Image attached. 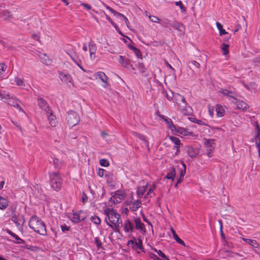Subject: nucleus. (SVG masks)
<instances>
[{
  "instance_id": "obj_1",
  "label": "nucleus",
  "mask_w": 260,
  "mask_h": 260,
  "mask_svg": "<svg viewBox=\"0 0 260 260\" xmlns=\"http://www.w3.org/2000/svg\"><path fill=\"white\" fill-rule=\"evenodd\" d=\"M162 94L168 101L174 103L175 106L183 115H189L192 113V109L188 105L184 96L178 93H174L171 90L168 92L164 90L162 91Z\"/></svg>"
},
{
  "instance_id": "obj_2",
  "label": "nucleus",
  "mask_w": 260,
  "mask_h": 260,
  "mask_svg": "<svg viewBox=\"0 0 260 260\" xmlns=\"http://www.w3.org/2000/svg\"><path fill=\"white\" fill-rule=\"evenodd\" d=\"M104 214L106 216V220L108 225L114 230L118 229L122 224L120 215L115 209L105 207Z\"/></svg>"
},
{
  "instance_id": "obj_3",
  "label": "nucleus",
  "mask_w": 260,
  "mask_h": 260,
  "mask_svg": "<svg viewBox=\"0 0 260 260\" xmlns=\"http://www.w3.org/2000/svg\"><path fill=\"white\" fill-rule=\"evenodd\" d=\"M28 225L35 232L41 235L44 236L47 234L45 223L37 216H32L30 218Z\"/></svg>"
},
{
  "instance_id": "obj_4",
  "label": "nucleus",
  "mask_w": 260,
  "mask_h": 260,
  "mask_svg": "<svg viewBox=\"0 0 260 260\" xmlns=\"http://www.w3.org/2000/svg\"><path fill=\"white\" fill-rule=\"evenodd\" d=\"M168 124L171 131L176 134L181 135L183 136H193L192 132L189 131L188 129L175 125L171 119L168 121Z\"/></svg>"
},
{
  "instance_id": "obj_5",
  "label": "nucleus",
  "mask_w": 260,
  "mask_h": 260,
  "mask_svg": "<svg viewBox=\"0 0 260 260\" xmlns=\"http://www.w3.org/2000/svg\"><path fill=\"white\" fill-rule=\"evenodd\" d=\"M50 182L54 190L58 191L61 186L62 180L60 175L57 172L49 173Z\"/></svg>"
},
{
  "instance_id": "obj_6",
  "label": "nucleus",
  "mask_w": 260,
  "mask_h": 260,
  "mask_svg": "<svg viewBox=\"0 0 260 260\" xmlns=\"http://www.w3.org/2000/svg\"><path fill=\"white\" fill-rule=\"evenodd\" d=\"M127 245L136 250H140L142 251H143L142 238L141 236H139L137 239L134 237L132 240H128Z\"/></svg>"
},
{
  "instance_id": "obj_7",
  "label": "nucleus",
  "mask_w": 260,
  "mask_h": 260,
  "mask_svg": "<svg viewBox=\"0 0 260 260\" xmlns=\"http://www.w3.org/2000/svg\"><path fill=\"white\" fill-rule=\"evenodd\" d=\"M66 120L69 125H76L79 122V116L76 112L70 111L67 114Z\"/></svg>"
},
{
  "instance_id": "obj_8",
  "label": "nucleus",
  "mask_w": 260,
  "mask_h": 260,
  "mask_svg": "<svg viewBox=\"0 0 260 260\" xmlns=\"http://www.w3.org/2000/svg\"><path fill=\"white\" fill-rule=\"evenodd\" d=\"M95 79H99L103 83V87L105 88L110 85L108 76L102 71H99L93 74Z\"/></svg>"
},
{
  "instance_id": "obj_9",
  "label": "nucleus",
  "mask_w": 260,
  "mask_h": 260,
  "mask_svg": "<svg viewBox=\"0 0 260 260\" xmlns=\"http://www.w3.org/2000/svg\"><path fill=\"white\" fill-rule=\"evenodd\" d=\"M110 199V202L114 204H118L123 200L125 197V193L121 190L115 191Z\"/></svg>"
},
{
  "instance_id": "obj_10",
  "label": "nucleus",
  "mask_w": 260,
  "mask_h": 260,
  "mask_svg": "<svg viewBox=\"0 0 260 260\" xmlns=\"http://www.w3.org/2000/svg\"><path fill=\"white\" fill-rule=\"evenodd\" d=\"M71 220L75 223L83 221L86 218L85 213L82 211L72 214L70 216Z\"/></svg>"
},
{
  "instance_id": "obj_11",
  "label": "nucleus",
  "mask_w": 260,
  "mask_h": 260,
  "mask_svg": "<svg viewBox=\"0 0 260 260\" xmlns=\"http://www.w3.org/2000/svg\"><path fill=\"white\" fill-rule=\"evenodd\" d=\"M135 223V228L137 230L139 231L142 235H145L146 233V229L144 224L141 221L140 218H135L134 219Z\"/></svg>"
},
{
  "instance_id": "obj_12",
  "label": "nucleus",
  "mask_w": 260,
  "mask_h": 260,
  "mask_svg": "<svg viewBox=\"0 0 260 260\" xmlns=\"http://www.w3.org/2000/svg\"><path fill=\"white\" fill-rule=\"evenodd\" d=\"M58 75L59 79L62 82L67 85L72 84V78L69 74L59 71Z\"/></svg>"
},
{
  "instance_id": "obj_13",
  "label": "nucleus",
  "mask_w": 260,
  "mask_h": 260,
  "mask_svg": "<svg viewBox=\"0 0 260 260\" xmlns=\"http://www.w3.org/2000/svg\"><path fill=\"white\" fill-rule=\"evenodd\" d=\"M205 145L207 151V155L208 157H210L214 149V140L213 139L206 140Z\"/></svg>"
},
{
  "instance_id": "obj_14",
  "label": "nucleus",
  "mask_w": 260,
  "mask_h": 260,
  "mask_svg": "<svg viewBox=\"0 0 260 260\" xmlns=\"http://www.w3.org/2000/svg\"><path fill=\"white\" fill-rule=\"evenodd\" d=\"M119 63L125 68L127 69L129 71H134L135 68L133 67L130 61L126 58H125L122 56H119Z\"/></svg>"
},
{
  "instance_id": "obj_15",
  "label": "nucleus",
  "mask_w": 260,
  "mask_h": 260,
  "mask_svg": "<svg viewBox=\"0 0 260 260\" xmlns=\"http://www.w3.org/2000/svg\"><path fill=\"white\" fill-rule=\"evenodd\" d=\"M171 26L177 29L180 35H182L184 34L185 28L182 23L176 21H173L171 24Z\"/></svg>"
},
{
  "instance_id": "obj_16",
  "label": "nucleus",
  "mask_w": 260,
  "mask_h": 260,
  "mask_svg": "<svg viewBox=\"0 0 260 260\" xmlns=\"http://www.w3.org/2000/svg\"><path fill=\"white\" fill-rule=\"evenodd\" d=\"M106 8L107 10H108L109 11H110L115 16L119 17V18H122L123 19V20L124 21L125 24H126L127 27L128 28H129V23L128 20L124 15H123L122 14H121L119 12H117V11H116L115 10H114V9H113L112 8H111V7H110L108 6H106Z\"/></svg>"
},
{
  "instance_id": "obj_17",
  "label": "nucleus",
  "mask_w": 260,
  "mask_h": 260,
  "mask_svg": "<svg viewBox=\"0 0 260 260\" xmlns=\"http://www.w3.org/2000/svg\"><path fill=\"white\" fill-rule=\"evenodd\" d=\"M38 104L39 107L43 110L45 113L49 112L51 109L49 107L47 102L42 98H38Z\"/></svg>"
},
{
  "instance_id": "obj_18",
  "label": "nucleus",
  "mask_w": 260,
  "mask_h": 260,
  "mask_svg": "<svg viewBox=\"0 0 260 260\" xmlns=\"http://www.w3.org/2000/svg\"><path fill=\"white\" fill-rule=\"evenodd\" d=\"M6 102H7L11 106H13V107L16 108L20 111L24 112V111L23 110V109L20 107V106L19 105L20 102L17 98L11 97V95H10V99H8V101H6Z\"/></svg>"
},
{
  "instance_id": "obj_19",
  "label": "nucleus",
  "mask_w": 260,
  "mask_h": 260,
  "mask_svg": "<svg viewBox=\"0 0 260 260\" xmlns=\"http://www.w3.org/2000/svg\"><path fill=\"white\" fill-rule=\"evenodd\" d=\"M46 114L50 125L52 127L56 126L57 124L56 118V116L53 114L52 110H50L49 112L46 113Z\"/></svg>"
},
{
  "instance_id": "obj_20",
  "label": "nucleus",
  "mask_w": 260,
  "mask_h": 260,
  "mask_svg": "<svg viewBox=\"0 0 260 260\" xmlns=\"http://www.w3.org/2000/svg\"><path fill=\"white\" fill-rule=\"evenodd\" d=\"M89 51L90 53V58L91 60L95 58V54L96 52V46L95 43L91 41L89 43Z\"/></svg>"
},
{
  "instance_id": "obj_21",
  "label": "nucleus",
  "mask_w": 260,
  "mask_h": 260,
  "mask_svg": "<svg viewBox=\"0 0 260 260\" xmlns=\"http://www.w3.org/2000/svg\"><path fill=\"white\" fill-rule=\"evenodd\" d=\"M123 229L125 233H132L134 229V225L129 219L124 221Z\"/></svg>"
},
{
  "instance_id": "obj_22",
  "label": "nucleus",
  "mask_w": 260,
  "mask_h": 260,
  "mask_svg": "<svg viewBox=\"0 0 260 260\" xmlns=\"http://www.w3.org/2000/svg\"><path fill=\"white\" fill-rule=\"evenodd\" d=\"M38 56L40 58V61L46 65H49L51 63V59L45 53L39 52Z\"/></svg>"
},
{
  "instance_id": "obj_23",
  "label": "nucleus",
  "mask_w": 260,
  "mask_h": 260,
  "mask_svg": "<svg viewBox=\"0 0 260 260\" xmlns=\"http://www.w3.org/2000/svg\"><path fill=\"white\" fill-rule=\"evenodd\" d=\"M185 150L188 155L191 158L195 157L199 153V150L191 146L186 147Z\"/></svg>"
},
{
  "instance_id": "obj_24",
  "label": "nucleus",
  "mask_w": 260,
  "mask_h": 260,
  "mask_svg": "<svg viewBox=\"0 0 260 260\" xmlns=\"http://www.w3.org/2000/svg\"><path fill=\"white\" fill-rule=\"evenodd\" d=\"M241 239L243 241L249 244L253 248H258L259 245L256 240L247 239L244 237H242Z\"/></svg>"
},
{
  "instance_id": "obj_25",
  "label": "nucleus",
  "mask_w": 260,
  "mask_h": 260,
  "mask_svg": "<svg viewBox=\"0 0 260 260\" xmlns=\"http://www.w3.org/2000/svg\"><path fill=\"white\" fill-rule=\"evenodd\" d=\"M70 57L72 60L83 71H84L83 67L81 65V59L80 58L79 55L76 54H69Z\"/></svg>"
},
{
  "instance_id": "obj_26",
  "label": "nucleus",
  "mask_w": 260,
  "mask_h": 260,
  "mask_svg": "<svg viewBox=\"0 0 260 260\" xmlns=\"http://www.w3.org/2000/svg\"><path fill=\"white\" fill-rule=\"evenodd\" d=\"M156 188V185L155 184L153 183L149 185V188L148 189V191L147 193L145 195L144 198L147 199L149 197H152L153 196H154L155 194L154 193V190Z\"/></svg>"
},
{
  "instance_id": "obj_27",
  "label": "nucleus",
  "mask_w": 260,
  "mask_h": 260,
  "mask_svg": "<svg viewBox=\"0 0 260 260\" xmlns=\"http://www.w3.org/2000/svg\"><path fill=\"white\" fill-rule=\"evenodd\" d=\"M148 186V184L144 186H139L137 190V195L139 198H142L144 193L146 191L147 187Z\"/></svg>"
},
{
  "instance_id": "obj_28",
  "label": "nucleus",
  "mask_w": 260,
  "mask_h": 260,
  "mask_svg": "<svg viewBox=\"0 0 260 260\" xmlns=\"http://www.w3.org/2000/svg\"><path fill=\"white\" fill-rule=\"evenodd\" d=\"M8 200L0 196V210H4L9 206Z\"/></svg>"
},
{
  "instance_id": "obj_29",
  "label": "nucleus",
  "mask_w": 260,
  "mask_h": 260,
  "mask_svg": "<svg viewBox=\"0 0 260 260\" xmlns=\"http://www.w3.org/2000/svg\"><path fill=\"white\" fill-rule=\"evenodd\" d=\"M236 105L238 109L246 110L248 108V105L244 102L241 100H237L236 101Z\"/></svg>"
},
{
  "instance_id": "obj_30",
  "label": "nucleus",
  "mask_w": 260,
  "mask_h": 260,
  "mask_svg": "<svg viewBox=\"0 0 260 260\" xmlns=\"http://www.w3.org/2000/svg\"><path fill=\"white\" fill-rule=\"evenodd\" d=\"M142 204L141 201L139 200L135 201L130 206V209L133 211H137Z\"/></svg>"
},
{
  "instance_id": "obj_31",
  "label": "nucleus",
  "mask_w": 260,
  "mask_h": 260,
  "mask_svg": "<svg viewBox=\"0 0 260 260\" xmlns=\"http://www.w3.org/2000/svg\"><path fill=\"white\" fill-rule=\"evenodd\" d=\"M10 94L5 90L0 89V100L6 102L10 99Z\"/></svg>"
},
{
  "instance_id": "obj_32",
  "label": "nucleus",
  "mask_w": 260,
  "mask_h": 260,
  "mask_svg": "<svg viewBox=\"0 0 260 260\" xmlns=\"http://www.w3.org/2000/svg\"><path fill=\"white\" fill-rule=\"evenodd\" d=\"M14 81L17 86L21 87L22 88H24L25 86L23 79L17 76L15 77L14 78Z\"/></svg>"
},
{
  "instance_id": "obj_33",
  "label": "nucleus",
  "mask_w": 260,
  "mask_h": 260,
  "mask_svg": "<svg viewBox=\"0 0 260 260\" xmlns=\"http://www.w3.org/2000/svg\"><path fill=\"white\" fill-rule=\"evenodd\" d=\"M216 111L217 117H222L224 114L225 111L224 108L219 105H217L216 106Z\"/></svg>"
},
{
  "instance_id": "obj_34",
  "label": "nucleus",
  "mask_w": 260,
  "mask_h": 260,
  "mask_svg": "<svg viewBox=\"0 0 260 260\" xmlns=\"http://www.w3.org/2000/svg\"><path fill=\"white\" fill-rule=\"evenodd\" d=\"M133 135L137 137H138L140 140L143 141L145 143V145L146 146V147H148L149 146V142L145 138V137L143 135H141L140 134H138L136 132H133Z\"/></svg>"
},
{
  "instance_id": "obj_35",
  "label": "nucleus",
  "mask_w": 260,
  "mask_h": 260,
  "mask_svg": "<svg viewBox=\"0 0 260 260\" xmlns=\"http://www.w3.org/2000/svg\"><path fill=\"white\" fill-rule=\"evenodd\" d=\"M152 249L155 251L157 254L162 258L160 260H170L169 257L166 256L160 250H157L155 248H153Z\"/></svg>"
},
{
  "instance_id": "obj_36",
  "label": "nucleus",
  "mask_w": 260,
  "mask_h": 260,
  "mask_svg": "<svg viewBox=\"0 0 260 260\" xmlns=\"http://www.w3.org/2000/svg\"><path fill=\"white\" fill-rule=\"evenodd\" d=\"M176 176V171L174 168H173L166 175V178L168 179L174 180Z\"/></svg>"
},
{
  "instance_id": "obj_37",
  "label": "nucleus",
  "mask_w": 260,
  "mask_h": 260,
  "mask_svg": "<svg viewBox=\"0 0 260 260\" xmlns=\"http://www.w3.org/2000/svg\"><path fill=\"white\" fill-rule=\"evenodd\" d=\"M216 25L219 30L220 36H222L223 35H225L228 34V32H226L224 29H223L222 25L220 23L216 22Z\"/></svg>"
},
{
  "instance_id": "obj_38",
  "label": "nucleus",
  "mask_w": 260,
  "mask_h": 260,
  "mask_svg": "<svg viewBox=\"0 0 260 260\" xmlns=\"http://www.w3.org/2000/svg\"><path fill=\"white\" fill-rule=\"evenodd\" d=\"M91 221L96 225H99L101 223V220L100 218L96 215L92 216L90 218Z\"/></svg>"
},
{
  "instance_id": "obj_39",
  "label": "nucleus",
  "mask_w": 260,
  "mask_h": 260,
  "mask_svg": "<svg viewBox=\"0 0 260 260\" xmlns=\"http://www.w3.org/2000/svg\"><path fill=\"white\" fill-rule=\"evenodd\" d=\"M11 220L15 223L18 228L21 226V220L16 215H13L11 218Z\"/></svg>"
},
{
  "instance_id": "obj_40",
  "label": "nucleus",
  "mask_w": 260,
  "mask_h": 260,
  "mask_svg": "<svg viewBox=\"0 0 260 260\" xmlns=\"http://www.w3.org/2000/svg\"><path fill=\"white\" fill-rule=\"evenodd\" d=\"M220 92L224 95L226 96H229L232 98H234V96L233 95V92L226 90V89H222L220 91Z\"/></svg>"
},
{
  "instance_id": "obj_41",
  "label": "nucleus",
  "mask_w": 260,
  "mask_h": 260,
  "mask_svg": "<svg viewBox=\"0 0 260 260\" xmlns=\"http://www.w3.org/2000/svg\"><path fill=\"white\" fill-rule=\"evenodd\" d=\"M170 139L171 141L176 145V146H179L180 141L178 138L171 136L170 137Z\"/></svg>"
},
{
  "instance_id": "obj_42",
  "label": "nucleus",
  "mask_w": 260,
  "mask_h": 260,
  "mask_svg": "<svg viewBox=\"0 0 260 260\" xmlns=\"http://www.w3.org/2000/svg\"><path fill=\"white\" fill-rule=\"evenodd\" d=\"M229 45L223 44L222 46V50L223 51V54L224 55H227L229 53Z\"/></svg>"
},
{
  "instance_id": "obj_43",
  "label": "nucleus",
  "mask_w": 260,
  "mask_h": 260,
  "mask_svg": "<svg viewBox=\"0 0 260 260\" xmlns=\"http://www.w3.org/2000/svg\"><path fill=\"white\" fill-rule=\"evenodd\" d=\"M100 164L103 167H106L109 166V162L106 159H101L100 160Z\"/></svg>"
},
{
  "instance_id": "obj_44",
  "label": "nucleus",
  "mask_w": 260,
  "mask_h": 260,
  "mask_svg": "<svg viewBox=\"0 0 260 260\" xmlns=\"http://www.w3.org/2000/svg\"><path fill=\"white\" fill-rule=\"evenodd\" d=\"M150 20L154 23H159L160 19L157 17L153 16V15H149L148 16Z\"/></svg>"
},
{
  "instance_id": "obj_45",
  "label": "nucleus",
  "mask_w": 260,
  "mask_h": 260,
  "mask_svg": "<svg viewBox=\"0 0 260 260\" xmlns=\"http://www.w3.org/2000/svg\"><path fill=\"white\" fill-rule=\"evenodd\" d=\"M175 5L177 6H179L180 8V9L182 12H185L186 11V8L183 6L182 3L181 1L176 2L175 3Z\"/></svg>"
},
{
  "instance_id": "obj_46",
  "label": "nucleus",
  "mask_w": 260,
  "mask_h": 260,
  "mask_svg": "<svg viewBox=\"0 0 260 260\" xmlns=\"http://www.w3.org/2000/svg\"><path fill=\"white\" fill-rule=\"evenodd\" d=\"M189 119L194 122V123H197L200 125H203L204 124V122L202 121V120H198L197 119L195 118H191V117H189Z\"/></svg>"
},
{
  "instance_id": "obj_47",
  "label": "nucleus",
  "mask_w": 260,
  "mask_h": 260,
  "mask_svg": "<svg viewBox=\"0 0 260 260\" xmlns=\"http://www.w3.org/2000/svg\"><path fill=\"white\" fill-rule=\"evenodd\" d=\"M174 238L180 244L182 245H185L184 242L177 235H174Z\"/></svg>"
},
{
  "instance_id": "obj_48",
  "label": "nucleus",
  "mask_w": 260,
  "mask_h": 260,
  "mask_svg": "<svg viewBox=\"0 0 260 260\" xmlns=\"http://www.w3.org/2000/svg\"><path fill=\"white\" fill-rule=\"evenodd\" d=\"M7 67L4 63H0V75L3 74L6 71Z\"/></svg>"
},
{
  "instance_id": "obj_49",
  "label": "nucleus",
  "mask_w": 260,
  "mask_h": 260,
  "mask_svg": "<svg viewBox=\"0 0 260 260\" xmlns=\"http://www.w3.org/2000/svg\"><path fill=\"white\" fill-rule=\"evenodd\" d=\"M60 227H61L62 232L63 233H66V232L69 231L70 230V226L67 225L65 224L61 225Z\"/></svg>"
},
{
  "instance_id": "obj_50",
  "label": "nucleus",
  "mask_w": 260,
  "mask_h": 260,
  "mask_svg": "<svg viewBox=\"0 0 260 260\" xmlns=\"http://www.w3.org/2000/svg\"><path fill=\"white\" fill-rule=\"evenodd\" d=\"M10 16V13L8 11H4L2 13V17L4 19H8Z\"/></svg>"
},
{
  "instance_id": "obj_51",
  "label": "nucleus",
  "mask_w": 260,
  "mask_h": 260,
  "mask_svg": "<svg viewBox=\"0 0 260 260\" xmlns=\"http://www.w3.org/2000/svg\"><path fill=\"white\" fill-rule=\"evenodd\" d=\"M17 241L16 243L17 244H23L24 243V241L22 239H21L20 237H19L16 234L14 236V237Z\"/></svg>"
},
{
  "instance_id": "obj_52",
  "label": "nucleus",
  "mask_w": 260,
  "mask_h": 260,
  "mask_svg": "<svg viewBox=\"0 0 260 260\" xmlns=\"http://www.w3.org/2000/svg\"><path fill=\"white\" fill-rule=\"evenodd\" d=\"M172 23V21L168 20L166 19L163 21L162 25L165 27H168L169 26H171V24Z\"/></svg>"
},
{
  "instance_id": "obj_53",
  "label": "nucleus",
  "mask_w": 260,
  "mask_h": 260,
  "mask_svg": "<svg viewBox=\"0 0 260 260\" xmlns=\"http://www.w3.org/2000/svg\"><path fill=\"white\" fill-rule=\"evenodd\" d=\"M255 138H259L260 136V128L259 127V126L257 124H256L255 125Z\"/></svg>"
},
{
  "instance_id": "obj_54",
  "label": "nucleus",
  "mask_w": 260,
  "mask_h": 260,
  "mask_svg": "<svg viewBox=\"0 0 260 260\" xmlns=\"http://www.w3.org/2000/svg\"><path fill=\"white\" fill-rule=\"evenodd\" d=\"M182 166L184 168V170L181 171L179 177L183 178L185 174L186 165L184 163H182Z\"/></svg>"
},
{
  "instance_id": "obj_55",
  "label": "nucleus",
  "mask_w": 260,
  "mask_h": 260,
  "mask_svg": "<svg viewBox=\"0 0 260 260\" xmlns=\"http://www.w3.org/2000/svg\"><path fill=\"white\" fill-rule=\"evenodd\" d=\"M188 62L189 63H191L192 64H193L196 68H197L198 69L200 68V64L197 61H196L195 60H190V61H189Z\"/></svg>"
},
{
  "instance_id": "obj_56",
  "label": "nucleus",
  "mask_w": 260,
  "mask_h": 260,
  "mask_svg": "<svg viewBox=\"0 0 260 260\" xmlns=\"http://www.w3.org/2000/svg\"><path fill=\"white\" fill-rule=\"evenodd\" d=\"M149 256L151 258H152L154 260H160V258H159L156 254L154 253L150 252Z\"/></svg>"
},
{
  "instance_id": "obj_57",
  "label": "nucleus",
  "mask_w": 260,
  "mask_h": 260,
  "mask_svg": "<svg viewBox=\"0 0 260 260\" xmlns=\"http://www.w3.org/2000/svg\"><path fill=\"white\" fill-rule=\"evenodd\" d=\"M138 69L140 70V71L142 73H143L145 72L144 66L143 63H139L138 64Z\"/></svg>"
},
{
  "instance_id": "obj_58",
  "label": "nucleus",
  "mask_w": 260,
  "mask_h": 260,
  "mask_svg": "<svg viewBox=\"0 0 260 260\" xmlns=\"http://www.w3.org/2000/svg\"><path fill=\"white\" fill-rule=\"evenodd\" d=\"M95 243L98 248H100L102 246V242L98 238H95Z\"/></svg>"
},
{
  "instance_id": "obj_59",
  "label": "nucleus",
  "mask_w": 260,
  "mask_h": 260,
  "mask_svg": "<svg viewBox=\"0 0 260 260\" xmlns=\"http://www.w3.org/2000/svg\"><path fill=\"white\" fill-rule=\"evenodd\" d=\"M81 6H82L85 9L88 10H90L91 9V6L88 4L82 3Z\"/></svg>"
},
{
  "instance_id": "obj_60",
  "label": "nucleus",
  "mask_w": 260,
  "mask_h": 260,
  "mask_svg": "<svg viewBox=\"0 0 260 260\" xmlns=\"http://www.w3.org/2000/svg\"><path fill=\"white\" fill-rule=\"evenodd\" d=\"M101 136L103 139H104L106 141H109V140H108L107 137L108 136V135L105 132H101Z\"/></svg>"
},
{
  "instance_id": "obj_61",
  "label": "nucleus",
  "mask_w": 260,
  "mask_h": 260,
  "mask_svg": "<svg viewBox=\"0 0 260 260\" xmlns=\"http://www.w3.org/2000/svg\"><path fill=\"white\" fill-rule=\"evenodd\" d=\"M105 170L103 169H99L98 174L100 177H103L104 175Z\"/></svg>"
},
{
  "instance_id": "obj_62",
  "label": "nucleus",
  "mask_w": 260,
  "mask_h": 260,
  "mask_svg": "<svg viewBox=\"0 0 260 260\" xmlns=\"http://www.w3.org/2000/svg\"><path fill=\"white\" fill-rule=\"evenodd\" d=\"M256 146L258 148V155L260 157V139H259L258 142L256 143Z\"/></svg>"
},
{
  "instance_id": "obj_63",
  "label": "nucleus",
  "mask_w": 260,
  "mask_h": 260,
  "mask_svg": "<svg viewBox=\"0 0 260 260\" xmlns=\"http://www.w3.org/2000/svg\"><path fill=\"white\" fill-rule=\"evenodd\" d=\"M32 38L36 41H39L40 39V36L39 34H33L32 35Z\"/></svg>"
},
{
  "instance_id": "obj_64",
  "label": "nucleus",
  "mask_w": 260,
  "mask_h": 260,
  "mask_svg": "<svg viewBox=\"0 0 260 260\" xmlns=\"http://www.w3.org/2000/svg\"><path fill=\"white\" fill-rule=\"evenodd\" d=\"M208 112H209V113L211 117H213V115H214V111H213V109H211L210 108H209V109H208Z\"/></svg>"
}]
</instances>
